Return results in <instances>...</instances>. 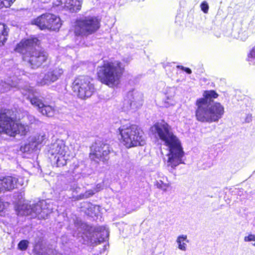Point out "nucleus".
Wrapping results in <instances>:
<instances>
[{
	"label": "nucleus",
	"mask_w": 255,
	"mask_h": 255,
	"mask_svg": "<svg viewBox=\"0 0 255 255\" xmlns=\"http://www.w3.org/2000/svg\"><path fill=\"white\" fill-rule=\"evenodd\" d=\"M150 130L156 138L161 141L168 151L164 158L167 167L174 168L183 163L182 158L184 152L181 142L167 124L156 123L151 127Z\"/></svg>",
	"instance_id": "obj_1"
},
{
	"label": "nucleus",
	"mask_w": 255,
	"mask_h": 255,
	"mask_svg": "<svg viewBox=\"0 0 255 255\" xmlns=\"http://www.w3.org/2000/svg\"><path fill=\"white\" fill-rule=\"evenodd\" d=\"M218 94L213 90L205 91L203 97L197 100L195 105L196 119L201 123L217 122L224 114V107L220 103L213 102Z\"/></svg>",
	"instance_id": "obj_2"
},
{
	"label": "nucleus",
	"mask_w": 255,
	"mask_h": 255,
	"mask_svg": "<svg viewBox=\"0 0 255 255\" xmlns=\"http://www.w3.org/2000/svg\"><path fill=\"white\" fill-rule=\"evenodd\" d=\"M39 43V41L36 37L23 39L17 44L14 50L22 54L23 60L30 63L33 68L38 67L48 58L46 52L36 48Z\"/></svg>",
	"instance_id": "obj_3"
},
{
	"label": "nucleus",
	"mask_w": 255,
	"mask_h": 255,
	"mask_svg": "<svg viewBox=\"0 0 255 255\" xmlns=\"http://www.w3.org/2000/svg\"><path fill=\"white\" fill-rule=\"evenodd\" d=\"M124 71V67L119 61H104L98 67V76L101 82L110 87L119 84Z\"/></svg>",
	"instance_id": "obj_4"
},
{
	"label": "nucleus",
	"mask_w": 255,
	"mask_h": 255,
	"mask_svg": "<svg viewBox=\"0 0 255 255\" xmlns=\"http://www.w3.org/2000/svg\"><path fill=\"white\" fill-rule=\"evenodd\" d=\"M121 142L127 148L142 146L145 143L142 130L136 125H124L119 128Z\"/></svg>",
	"instance_id": "obj_5"
},
{
	"label": "nucleus",
	"mask_w": 255,
	"mask_h": 255,
	"mask_svg": "<svg viewBox=\"0 0 255 255\" xmlns=\"http://www.w3.org/2000/svg\"><path fill=\"white\" fill-rule=\"evenodd\" d=\"M9 110L0 112V133L14 136L16 134L25 135L29 130L28 126L16 123Z\"/></svg>",
	"instance_id": "obj_6"
},
{
	"label": "nucleus",
	"mask_w": 255,
	"mask_h": 255,
	"mask_svg": "<svg viewBox=\"0 0 255 255\" xmlns=\"http://www.w3.org/2000/svg\"><path fill=\"white\" fill-rule=\"evenodd\" d=\"M100 26V20L97 17L85 16L76 20L74 32L77 36H87L95 32Z\"/></svg>",
	"instance_id": "obj_7"
},
{
	"label": "nucleus",
	"mask_w": 255,
	"mask_h": 255,
	"mask_svg": "<svg viewBox=\"0 0 255 255\" xmlns=\"http://www.w3.org/2000/svg\"><path fill=\"white\" fill-rule=\"evenodd\" d=\"M53 208L50 203L42 200L35 204L28 205H23L19 209L18 214L21 215H30L32 218L45 219L52 212Z\"/></svg>",
	"instance_id": "obj_8"
},
{
	"label": "nucleus",
	"mask_w": 255,
	"mask_h": 255,
	"mask_svg": "<svg viewBox=\"0 0 255 255\" xmlns=\"http://www.w3.org/2000/svg\"><path fill=\"white\" fill-rule=\"evenodd\" d=\"M92 80L87 76H80L75 78L72 89L74 93L81 99L90 97L95 91Z\"/></svg>",
	"instance_id": "obj_9"
},
{
	"label": "nucleus",
	"mask_w": 255,
	"mask_h": 255,
	"mask_svg": "<svg viewBox=\"0 0 255 255\" xmlns=\"http://www.w3.org/2000/svg\"><path fill=\"white\" fill-rule=\"evenodd\" d=\"M48 153L51 156L50 158L56 162L57 166L66 165L70 156L68 147L63 140L59 139L51 143Z\"/></svg>",
	"instance_id": "obj_10"
},
{
	"label": "nucleus",
	"mask_w": 255,
	"mask_h": 255,
	"mask_svg": "<svg viewBox=\"0 0 255 255\" xmlns=\"http://www.w3.org/2000/svg\"><path fill=\"white\" fill-rule=\"evenodd\" d=\"M22 94L27 96L31 104L37 108L38 112L43 115L48 117H52L54 115L55 108L48 105L44 104L42 100L37 96V93L34 90L33 87L26 86L21 91Z\"/></svg>",
	"instance_id": "obj_11"
},
{
	"label": "nucleus",
	"mask_w": 255,
	"mask_h": 255,
	"mask_svg": "<svg viewBox=\"0 0 255 255\" xmlns=\"http://www.w3.org/2000/svg\"><path fill=\"white\" fill-rule=\"evenodd\" d=\"M32 24L36 25L41 30H58L61 26L60 18L56 15L46 13L41 15L31 21Z\"/></svg>",
	"instance_id": "obj_12"
},
{
	"label": "nucleus",
	"mask_w": 255,
	"mask_h": 255,
	"mask_svg": "<svg viewBox=\"0 0 255 255\" xmlns=\"http://www.w3.org/2000/svg\"><path fill=\"white\" fill-rule=\"evenodd\" d=\"M143 95L138 91L133 90L129 92L124 100L122 109L125 112L134 111L142 105Z\"/></svg>",
	"instance_id": "obj_13"
},
{
	"label": "nucleus",
	"mask_w": 255,
	"mask_h": 255,
	"mask_svg": "<svg viewBox=\"0 0 255 255\" xmlns=\"http://www.w3.org/2000/svg\"><path fill=\"white\" fill-rule=\"evenodd\" d=\"M110 152V149L108 144L95 143L91 147L89 156L92 160L96 162H104L109 159Z\"/></svg>",
	"instance_id": "obj_14"
},
{
	"label": "nucleus",
	"mask_w": 255,
	"mask_h": 255,
	"mask_svg": "<svg viewBox=\"0 0 255 255\" xmlns=\"http://www.w3.org/2000/svg\"><path fill=\"white\" fill-rule=\"evenodd\" d=\"M63 73V70L62 68H50L45 73L40 75L37 83L41 86L49 85L56 81Z\"/></svg>",
	"instance_id": "obj_15"
},
{
	"label": "nucleus",
	"mask_w": 255,
	"mask_h": 255,
	"mask_svg": "<svg viewBox=\"0 0 255 255\" xmlns=\"http://www.w3.org/2000/svg\"><path fill=\"white\" fill-rule=\"evenodd\" d=\"M46 135L41 133L33 136L30 137L28 143L21 147V150L25 152H30L39 148V145L45 143Z\"/></svg>",
	"instance_id": "obj_16"
},
{
	"label": "nucleus",
	"mask_w": 255,
	"mask_h": 255,
	"mask_svg": "<svg viewBox=\"0 0 255 255\" xmlns=\"http://www.w3.org/2000/svg\"><path fill=\"white\" fill-rule=\"evenodd\" d=\"M3 191H10L17 188L18 186H22L24 182L21 177L17 178L13 176H6L0 179Z\"/></svg>",
	"instance_id": "obj_17"
},
{
	"label": "nucleus",
	"mask_w": 255,
	"mask_h": 255,
	"mask_svg": "<svg viewBox=\"0 0 255 255\" xmlns=\"http://www.w3.org/2000/svg\"><path fill=\"white\" fill-rule=\"evenodd\" d=\"M83 0H56L53 3L56 6H61L72 12L81 10Z\"/></svg>",
	"instance_id": "obj_18"
},
{
	"label": "nucleus",
	"mask_w": 255,
	"mask_h": 255,
	"mask_svg": "<svg viewBox=\"0 0 255 255\" xmlns=\"http://www.w3.org/2000/svg\"><path fill=\"white\" fill-rule=\"evenodd\" d=\"M33 250L38 255H63L52 248H43L42 245L39 242L35 244Z\"/></svg>",
	"instance_id": "obj_19"
},
{
	"label": "nucleus",
	"mask_w": 255,
	"mask_h": 255,
	"mask_svg": "<svg viewBox=\"0 0 255 255\" xmlns=\"http://www.w3.org/2000/svg\"><path fill=\"white\" fill-rule=\"evenodd\" d=\"M170 185L171 183L170 181H168L166 176H164L162 174H158V179L155 183V185L157 187V188L160 189L162 191L165 192L170 186Z\"/></svg>",
	"instance_id": "obj_20"
},
{
	"label": "nucleus",
	"mask_w": 255,
	"mask_h": 255,
	"mask_svg": "<svg viewBox=\"0 0 255 255\" xmlns=\"http://www.w3.org/2000/svg\"><path fill=\"white\" fill-rule=\"evenodd\" d=\"M176 242L177 245V248L179 250L183 252L187 250V244L189 243L187 235H181L178 236L176 240Z\"/></svg>",
	"instance_id": "obj_21"
},
{
	"label": "nucleus",
	"mask_w": 255,
	"mask_h": 255,
	"mask_svg": "<svg viewBox=\"0 0 255 255\" xmlns=\"http://www.w3.org/2000/svg\"><path fill=\"white\" fill-rule=\"evenodd\" d=\"M15 77H13L11 80H8L7 83L5 82H1L0 83V91L1 92H6L8 91L11 88L16 87L17 86L18 83L17 82H14L13 80L15 79Z\"/></svg>",
	"instance_id": "obj_22"
},
{
	"label": "nucleus",
	"mask_w": 255,
	"mask_h": 255,
	"mask_svg": "<svg viewBox=\"0 0 255 255\" xmlns=\"http://www.w3.org/2000/svg\"><path fill=\"white\" fill-rule=\"evenodd\" d=\"M8 29L3 23H0V46H3L7 40Z\"/></svg>",
	"instance_id": "obj_23"
},
{
	"label": "nucleus",
	"mask_w": 255,
	"mask_h": 255,
	"mask_svg": "<svg viewBox=\"0 0 255 255\" xmlns=\"http://www.w3.org/2000/svg\"><path fill=\"white\" fill-rule=\"evenodd\" d=\"M23 120L25 124L28 125H38L40 124V121L38 119L27 112L24 113Z\"/></svg>",
	"instance_id": "obj_24"
},
{
	"label": "nucleus",
	"mask_w": 255,
	"mask_h": 255,
	"mask_svg": "<svg viewBox=\"0 0 255 255\" xmlns=\"http://www.w3.org/2000/svg\"><path fill=\"white\" fill-rule=\"evenodd\" d=\"M168 91L170 94L167 96V100L169 101H166L165 103H168V105H173L174 101L172 100V98L175 95V90L173 88H169Z\"/></svg>",
	"instance_id": "obj_25"
},
{
	"label": "nucleus",
	"mask_w": 255,
	"mask_h": 255,
	"mask_svg": "<svg viewBox=\"0 0 255 255\" xmlns=\"http://www.w3.org/2000/svg\"><path fill=\"white\" fill-rule=\"evenodd\" d=\"M254 59H255V45L250 50L247 58V60L250 63L253 62Z\"/></svg>",
	"instance_id": "obj_26"
},
{
	"label": "nucleus",
	"mask_w": 255,
	"mask_h": 255,
	"mask_svg": "<svg viewBox=\"0 0 255 255\" xmlns=\"http://www.w3.org/2000/svg\"><path fill=\"white\" fill-rule=\"evenodd\" d=\"M15 0H0V6L9 7Z\"/></svg>",
	"instance_id": "obj_27"
},
{
	"label": "nucleus",
	"mask_w": 255,
	"mask_h": 255,
	"mask_svg": "<svg viewBox=\"0 0 255 255\" xmlns=\"http://www.w3.org/2000/svg\"><path fill=\"white\" fill-rule=\"evenodd\" d=\"M244 240L246 242H252L253 246L255 247V235L250 234L244 237Z\"/></svg>",
	"instance_id": "obj_28"
},
{
	"label": "nucleus",
	"mask_w": 255,
	"mask_h": 255,
	"mask_svg": "<svg viewBox=\"0 0 255 255\" xmlns=\"http://www.w3.org/2000/svg\"><path fill=\"white\" fill-rule=\"evenodd\" d=\"M28 245V242L27 241L22 240L19 243L18 248L21 251H25L27 249Z\"/></svg>",
	"instance_id": "obj_29"
},
{
	"label": "nucleus",
	"mask_w": 255,
	"mask_h": 255,
	"mask_svg": "<svg viewBox=\"0 0 255 255\" xmlns=\"http://www.w3.org/2000/svg\"><path fill=\"white\" fill-rule=\"evenodd\" d=\"M201 8L202 10L205 13L208 12L209 6L208 3L206 1H203L201 4Z\"/></svg>",
	"instance_id": "obj_30"
},
{
	"label": "nucleus",
	"mask_w": 255,
	"mask_h": 255,
	"mask_svg": "<svg viewBox=\"0 0 255 255\" xmlns=\"http://www.w3.org/2000/svg\"><path fill=\"white\" fill-rule=\"evenodd\" d=\"M95 193L93 190H89L86 192V193L83 195V198H87L89 197L90 196L93 195Z\"/></svg>",
	"instance_id": "obj_31"
},
{
	"label": "nucleus",
	"mask_w": 255,
	"mask_h": 255,
	"mask_svg": "<svg viewBox=\"0 0 255 255\" xmlns=\"http://www.w3.org/2000/svg\"><path fill=\"white\" fill-rule=\"evenodd\" d=\"M7 203H4L0 200V215H2V212L5 209Z\"/></svg>",
	"instance_id": "obj_32"
},
{
	"label": "nucleus",
	"mask_w": 255,
	"mask_h": 255,
	"mask_svg": "<svg viewBox=\"0 0 255 255\" xmlns=\"http://www.w3.org/2000/svg\"><path fill=\"white\" fill-rule=\"evenodd\" d=\"M178 68H180L182 70L185 71L186 72H187L188 74H191L192 71L190 69L188 68L184 67L182 66H178Z\"/></svg>",
	"instance_id": "obj_33"
},
{
	"label": "nucleus",
	"mask_w": 255,
	"mask_h": 255,
	"mask_svg": "<svg viewBox=\"0 0 255 255\" xmlns=\"http://www.w3.org/2000/svg\"><path fill=\"white\" fill-rule=\"evenodd\" d=\"M251 121V116H248L246 119V122L249 123Z\"/></svg>",
	"instance_id": "obj_34"
},
{
	"label": "nucleus",
	"mask_w": 255,
	"mask_h": 255,
	"mask_svg": "<svg viewBox=\"0 0 255 255\" xmlns=\"http://www.w3.org/2000/svg\"><path fill=\"white\" fill-rule=\"evenodd\" d=\"M105 233H106V235H107L108 234V232L107 230H105Z\"/></svg>",
	"instance_id": "obj_35"
},
{
	"label": "nucleus",
	"mask_w": 255,
	"mask_h": 255,
	"mask_svg": "<svg viewBox=\"0 0 255 255\" xmlns=\"http://www.w3.org/2000/svg\"><path fill=\"white\" fill-rule=\"evenodd\" d=\"M80 197H81V199H82V198H82V197H83V196H82V197H81V195H80Z\"/></svg>",
	"instance_id": "obj_36"
}]
</instances>
